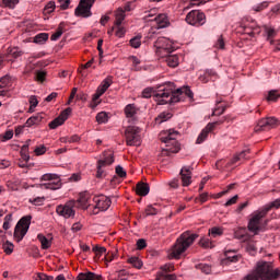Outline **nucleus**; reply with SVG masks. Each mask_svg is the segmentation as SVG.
Listing matches in <instances>:
<instances>
[{"label":"nucleus","instance_id":"6e6d98bb","mask_svg":"<svg viewBox=\"0 0 280 280\" xmlns=\"http://www.w3.org/2000/svg\"><path fill=\"white\" fill-rule=\"evenodd\" d=\"M28 102L31 104L30 113H34V108H36L38 106V100L36 98V96H31Z\"/></svg>","mask_w":280,"mask_h":280},{"label":"nucleus","instance_id":"052dcab7","mask_svg":"<svg viewBox=\"0 0 280 280\" xmlns=\"http://www.w3.org/2000/svg\"><path fill=\"white\" fill-rule=\"evenodd\" d=\"M58 3L60 5V10H68L71 3V0H58Z\"/></svg>","mask_w":280,"mask_h":280},{"label":"nucleus","instance_id":"f8f14e48","mask_svg":"<svg viewBox=\"0 0 280 280\" xmlns=\"http://www.w3.org/2000/svg\"><path fill=\"white\" fill-rule=\"evenodd\" d=\"M185 21L188 25L200 27V25L206 23L207 16L200 10H191L187 13Z\"/></svg>","mask_w":280,"mask_h":280},{"label":"nucleus","instance_id":"de8ad7c7","mask_svg":"<svg viewBox=\"0 0 280 280\" xmlns=\"http://www.w3.org/2000/svg\"><path fill=\"white\" fill-rule=\"evenodd\" d=\"M237 163H242V161L240 160L237 154H235L228 163L224 164V167H226V168L233 167V166L237 165Z\"/></svg>","mask_w":280,"mask_h":280},{"label":"nucleus","instance_id":"473e14b6","mask_svg":"<svg viewBox=\"0 0 280 280\" xmlns=\"http://www.w3.org/2000/svg\"><path fill=\"white\" fill-rule=\"evenodd\" d=\"M168 119H172V114L168 112H163L155 118V124L161 125L163 121H167Z\"/></svg>","mask_w":280,"mask_h":280},{"label":"nucleus","instance_id":"09e8293b","mask_svg":"<svg viewBox=\"0 0 280 280\" xmlns=\"http://www.w3.org/2000/svg\"><path fill=\"white\" fill-rule=\"evenodd\" d=\"M56 10V2L49 1L44 8V14H51Z\"/></svg>","mask_w":280,"mask_h":280},{"label":"nucleus","instance_id":"a878e982","mask_svg":"<svg viewBox=\"0 0 280 280\" xmlns=\"http://www.w3.org/2000/svg\"><path fill=\"white\" fill-rule=\"evenodd\" d=\"M136 194L138 196H148L150 194V186L143 182L138 183L136 185Z\"/></svg>","mask_w":280,"mask_h":280},{"label":"nucleus","instance_id":"864d4df0","mask_svg":"<svg viewBox=\"0 0 280 280\" xmlns=\"http://www.w3.org/2000/svg\"><path fill=\"white\" fill-rule=\"evenodd\" d=\"M246 250L249 253V255H255L257 253V246L255 245V242H248Z\"/></svg>","mask_w":280,"mask_h":280},{"label":"nucleus","instance_id":"e2e57ef3","mask_svg":"<svg viewBox=\"0 0 280 280\" xmlns=\"http://www.w3.org/2000/svg\"><path fill=\"white\" fill-rule=\"evenodd\" d=\"M147 246H148V243L145 242V240L139 238L137 241V248H138V250H143V248H145Z\"/></svg>","mask_w":280,"mask_h":280},{"label":"nucleus","instance_id":"4c0bfd02","mask_svg":"<svg viewBox=\"0 0 280 280\" xmlns=\"http://www.w3.org/2000/svg\"><path fill=\"white\" fill-rule=\"evenodd\" d=\"M22 55L23 52H21L19 48H9L7 52V58H20V56Z\"/></svg>","mask_w":280,"mask_h":280},{"label":"nucleus","instance_id":"58836bf2","mask_svg":"<svg viewBox=\"0 0 280 280\" xmlns=\"http://www.w3.org/2000/svg\"><path fill=\"white\" fill-rule=\"evenodd\" d=\"M128 262L131 264V266H133V268L141 269L143 267V261H141V259H139V257H131L128 259Z\"/></svg>","mask_w":280,"mask_h":280},{"label":"nucleus","instance_id":"c756f323","mask_svg":"<svg viewBox=\"0 0 280 280\" xmlns=\"http://www.w3.org/2000/svg\"><path fill=\"white\" fill-rule=\"evenodd\" d=\"M65 34V22H61L57 31L50 36V40H58Z\"/></svg>","mask_w":280,"mask_h":280},{"label":"nucleus","instance_id":"f704fd0d","mask_svg":"<svg viewBox=\"0 0 280 280\" xmlns=\"http://www.w3.org/2000/svg\"><path fill=\"white\" fill-rule=\"evenodd\" d=\"M256 132L259 130H270L268 127V118H262L258 121L257 126L255 127Z\"/></svg>","mask_w":280,"mask_h":280},{"label":"nucleus","instance_id":"7c9ffc66","mask_svg":"<svg viewBox=\"0 0 280 280\" xmlns=\"http://www.w3.org/2000/svg\"><path fill=\"white\" fill-rule=\"evenodd\" d=\"M49 40V34L47 33H39L34 37V43L37 45H43V43H47Z\"/></svg>","mask_w":280,"mask_h":280},{"label":"nucleus","instance_id":"5701e85b","mask_svg":"<svg viewBox=\"0 0 280 280\" xmlns=\"http://www.w3.org/2000/svg\"><path fill=\"white\" fill-rule=\"evenodd\" d=\"M8 89H10V75H4L0 79V97L8 95Z\"/></svg>","mask_w":280,"mask_h":280},{"label":"nucleus","instance_id":"37998d69","mask_svg":"<svg viewBox=\"0 0 280 280\" xmlns=\"http://www.w3.org/2000/svg\"><path fill=\"white\" fill-rule=\"evenodd\" d=\"M225 257H226L225 261H231V262L240 261V256L235 254V252H226Z\"/></svg>","mask_w":280,"mask_h":280},{"label":"nucleus","instance_id":"bb28decb","mask_svg":"<svg viewBox=\"0 0 280 280\" xmlns=\"http://www.w3.org/2000/svg\"><path fill=\"white\" fill-rule=\"evenodd\" d=\"M138 108L135 104H128L125 107V115L128 119H135L137 117Z\"/></svg>","mask_w":280,"mask_h":280},{"label":"nucleus","instance_id":"a19ab883","mask_svg":"<svg viewBox=\"0 0 280 280\" xmlns=\"http://www.w3.org/2000/svg\"><path fill=\"white\" fill-rule=\"evenodd\" d=\"M92 250L95 254V259H100V257L106 255V247L94 246Z\"/></svg>","mask_w":280,"mask_h":280},{"label":"nucleus","instance_id":"cd10ccee","mask_svg":"<svg viewBox=\"0 0 280 280\" xmlns=\"http://www.w3.org/2000/svg\"><path fill=\"white\" fill-rule=\"evenodd\" d=\"M209 0H184V3H187L183 8V12H187V10H191V8H196V5H200L202 3H207Z\"/></svg>","mask_w":280,"mask_h":280},{"label":"nucleus","instance_id":"0eeeda50","mask_svg":"<svg viewBox=\"0 0 280 280\" xmlns=\"http://www.w3.org/2000/svg\"><path fill=\"white\" fill-rule=\"evenodd\" d=\"M30 224H32V217L26 215L20 219L14 229V237L16 242H21L25 235H27V231H30Z\"/></svg>","mask_w":280,"mask_h":280},{"label":"nucleus","instance_id":"ea45409f","mask_svg":"<svg viewBox=\"0 0 280 280\" xmlns=\"http://www.w3.org/2000/svg\"><path fill=\"white\" fill-rule=\"evenodd\" d=\"M141 35H137L133 38L130 39L129 44L133 49H139L141 47Z\"/></svg>","mask_w":280,"mask_h":280},{"label":"nucleus","instance_id":"7ed1b4c3","mask_svg":"<svg viewBox=\"0 0 280 280\" xmlns=\"http://www.w3.org/2000/svg\"><path fill=\"white\" fill-rule=\"evenodd\" d=\"M173 45L174 44L165 37L159 38L155 43L158 54H164L167 66L174 69L176 67V55H172L174 54Z\"/></svg>","mask_w":280,"mask_h":280},{"label":"nucleus","instance_id":"393cba45","mask_svg":"<svg viewBox=\"0 0 280 280\" xmlns=\"http://www.w3.org/2000/svg\"><path fill=\"white\" fill-rule=\"evenodd\" d=\"M243 27H245V30H252V34H259L261 32V30L257 25V22L253 20L248 22V19L243 20Z\"/></svg>","mask_w":280,"mask_h":280},{"label":"nucleus","instance_id":"9d476101","mask_svg":"<svg viewBox=\"0 0 280 280\" xmlns=\"http://www.w3.org/2000/svg\"><path fill=\"white\" fill-rule=\"evenodd\" d=\"M127 145H141V128L129 126L125 130Z\"/></svg>","mask_w":280,"mask_h":280},{"label":"nucleus","instance_id":"680f3d73","mask_svg":"<svg viewBox=\"0 0 280 280\" xmlns=\"http://www.w3.org/2000/svg\"><path fill=\"white\" fill-rule=\"evenodd\" d=\"M45 78H47V73L44 71H37L35 74V79L37 80V82H43Z\"/></svg>","mask_w":280,"mask_h":280},{"label":"nucleus","instance_id":"a211bd4d","mask_svg":"<svg viewBox=\"0 0 280 280\" xmlns=\"http://www.w3.org/2000/svg\"><path fill=\"white\" fill-rule=\"evenodd\" d=\"M71 113H72L71 107L66 108L63 112H61V114L57 118H55L49 122L48 125L49 129L56 130V128H58L59 126H62V124H65V121L69 119V115H71Z\"/></svg>","mask_w":280,"mask_h":280},{"label":"nucleus","instance_id":"aec40b11","mask_svg":"<svg viewBox=\"0 0 280 280\" xmlns=\"http://www.w3.org/2000/svg\"><path fill=\"white\" fill-rule=\"evenodd\" d=\"M110 84H113V77H107L97 88L95 98L102 97L110 89Z\"/></svg>","mask_w":280,"mask_h":280},{"label":"nucleus","instance_id":"412c9836","mask_svg":"<svg viewBox=\"0 0 280 280\" xmlns=\"http://www.w3.org/2000/svg\"><path fill=\"white\" fill-rule=\"evenodd\" d=\"M180 178L184 187L191 185V166H184L180 170Z\"/></svg>","mask_w":280,"mask_h":280},{"label":"nucleus","instance_id":"774afa93","mask_svg":"<svg viewBox=\"0 0 280 280\" xmlns=\"http://www.w3.org/2000/svg\"><path fill=\"white\" fill-rule=\"evenodd\" d=\"M158 211L154 207L148 206L145 209V215H156Z\"/></svg>","mask_w":280,"mask_h":280},{"label":"nucleus","instance_id":"603ef678","mask_svg":"<svg viewBox=\"0 0 280 280\" xmlns=\"http://www.w3.org/2000/svg\"><path fill=\"white\" fill-rule=\"evenodd\" d=\"M279 97H280V94L277 93V91L271 90V91H269L267 100H268V102H277V100H279Z\"/></svg>","mask_w":280,"mask_h":280},{"label":"nucleus","instance_id":"c9c22d12","mask_svg":"<svg viewBox=\"0 0 280 280\" xmlns=\"http://www.w3.org/2000/svg\"><path fill=\"white\" fill-rule=\"evenodd\" d=\"M209 235H211V237H220L221 235H224V229L214 226L209 230Z\"/></svg>","mask_w":280,"mask_h":280},{"label":"nucleus","instance_id":"f257e3e1","mask_svg":"<svg viewBox=\"0 0 280 280\" xmlns=\"http://www.w3.org/2000/svg\"><path fill=\"white\" fill-rule=\"evenodd\" d=\"M152 95L156 98L160 106L172 104L176 100V85L168 82L165 84L156 85V88H147L142 91V97L149 100Z\"/></svg>","mask_w":280,"mask_h":280},{"label":"nucleus","instance_id":"4d7b16f0","mask_svg":"<svg viewBox=\"0 0 280 280\" xmlns=\"http://www.w3.org/2000/svg\"><path fill=\"white\" fill-rule=\"evenodd\" d=\"M10 222H12V213L10 214H7L4 217V222H3V225L2 228L4 229V231H8L10 229Z\"/></svg>","mask_w":280,"mask_h":280},{"label":"nucleus","instance_id":"f3484780","mask_svg":"<svg viewBox=\"0 0 280 280\" xmlns=\"http://www.w3.org/2000/svg\"><path fill=\"white\" fill-rule=\"evenodd\" d=\"M262 218H266V212L264 210L256 212L249 220L248 231L257 235V233L259 232V222H261Z\"/></svg>","mask_w":280,"mask_h":280},{"label":"nucleus","instance_id":"6ab92c4d","mask_svg":"<svg viewBox=\"0 0 280 280\" xmlns=\"http://www.w3.org/2000/svg\"><path fill=\"white\" fill-rule=\"evenodd\" d=\"M220 124H224V120L209 122L198 136L196 143H203L207 140V137H209V132H213L215 126H220Z\"/></svg>","mask_w":280,"mask_h":280},{"label":"nucleus","instance_id":"2f4dec72","mask_svg":"<svg viewBox=\"0 0 280 280\" xmlns=\"http://www.w3.org/2000/svg\"><path fill=\"white\" fill-rule=\"evenodd\" d=\"M37 240L40 242L43 250H47V248H50L51 241L46 238L45 235L38 234Z\"/></svg>","mask_w":280,"mask_h":280},{"label":"nucleus","instance_id":"423d86ee","mask_svg":"<svg viewBox=\"0 0 280 280\" xmlns=\"http://www.w3.org/2000/svg\"><path fill=\"white\" fill-rule=\"evenodd\" d=\"M160 140L166 145L168 156L176 154V130L170 129L160 133Z\"/></svg>","mask_w":280,"mask_h":280},{"label":"nucleus","instance_id":"49530a36","mask_svg":"<svg viewBox=\"0 0 280 280\" xmlns=\"http://www.w3.org/2000/svg\"><path fill=\"white\" fill-rule=\"evenodd\" d=\"M270 5V2L264 1L253 7L254 12H262V10H266Z\"/></svg>","mask_w":280,"mask_h":280},{"label":"nucleus","instance_id":"e433bc0d","mask_svg":"<svg viewBox=\"0 0 280 280\" xmlns=\"http://www.w3.org/2000/svg\"><path fill=\"white\" fill-rule=\"evenodd\" d=\"M19 5V0H2V8H8L9 10H14Z\"/></svg>","mask_w":280,"mask_h":280},{"label":"nucleus","instance_id":"13d9d810","mask_svg":"<svg viewBox=\"0 0 280 280\" xmlns=\"http://www.w3.org/2000/svg\"><path fill=\"white\" fill-rule=\"evenodd\" d=\"M116 174L119 178H126V176H127L126 171L124 170V167L121 165L116 166Z\"/></svg>","mask_w":280,"mask_h":280},{"label":"nucleus","instance_id":"79ce46f5","mask_svg":"<svg viewBox=\"0 0 280 280\" xmlns=\"http://www.w3.org/2000/svg\"><path fill=\"white\" fill-rule=\"evenodd\" d=\"M2 248L5 253V255H12L14 253V244H12L10 241H7L3 245Z\"/></svg>","mask_w":280,"mask_h":280},{"label":"nucleus","instance_id":"39448f33","mask_svg":"<svg viewBox=\"0 0 280 280\" xmlns=\"http://www.w3.org/2000/svg\"><path fill=\"white\" fill-rule=\"evenodd\" d=\"M198 236L194 233H183L176 243V259H178V257H180V255H183V253H185V250H187V248H189V246L194 244Z\"/></svg>","mask_w":280,"mask_h":280},{"label":"nucleus","instance_id":"ddd939ff","mask_svg":"<svg viewBox=\"0 0 280 280\" xmlns=\"http://www.w3.org/2000/svg\"><path fill=\"white\" fill-rule=\"evenodd\" d=\"M93 3H95V0H80V3L74 11V14L77 16H82L83 19H89V16L93 14L91 12Z\"/></svg>","mask_w":280,"mask_h":280},{"label":"nucleus","instance_id":"8fccbe9b","mask_svg":"<svg viewBox=\"0 0 280 280\" xmlns=\"http://www.w3.org/2000/svg\"><path fill=\"white\" fill-rule=\"evenodd\" d=\"M267 124H268L269 130H271V128H277V126L280 125V121L276 117H268Z\"/></svg>","mask_w":280,"mask_h":280},{"label":"nucleus","instance_id":"338daca9","mask_svg":"<svg viewBox=\"0 0 280 280\" xmlns=\"http://www.w3.org/2000/svg\"><path fill=\"white\" fill-rule=\"evenodd\" d=\"M35 280H54V276H47L46 273H38Z\"/></svg>","mask_w":280,"mask_h":280},{"label":"nucleus","instance_id":"72a5a7b5","mask_svg":"<svg viewBox=\"0 0 280 280\" xmlns=\"http://www.w3.org/2000/svg\"><path fill=\"white\" fill-rule=\"evenodd\" d=\"M280 207V199H276L275 201H271L270 203L266 205L262 208V211L265 212V214L268 213V211H270V209H279Z\"/></svg>","mask_w":280,"mask_h":280},{"label":"nucleus","instance_id":"3c124183","mask_svg":"<svg viewBox=\"0 0 280 280\" xmlns=\"http://www.w3.org/2000/svg\"><path fill=\"white\" fill-rule=\"evenodd\" d=\"M125 19H126V14L124 13V11L118 12L116 14V21H115L116 27L121 26V23H124Z\"/></svg>","mask_w":280,"mask_h":280},{"label":"nucleus","instance_id":"6e6552de","mask_svg":"<svg viewBox=\"0 0 280 280\" xmlns=\"http://www.w3.org/2000/svg\"><path fill=\"white\" fill-rule=\"evenodd\" d=\"M40 180L48 182L40 184V189H51L52 191H56V189H60L62 187V179H60V176L58 174H44Z\"/></svg>","mask_w":280,"mask_h":280},{"label":"nucleus","instance_id":"c03bdc74","mask_svg":"<svg viewBox=\"0 0 280 280\" xmlns=\"http://www.w3.org/2000/svg\"><path fill=\"white\" fill-rule=\"evenodd\" d=\"M96 121L97 124H106L108 121V114L106 112H100L96 115Z\"/></svg>","mask_w":280,"mask_h":280},{"label":"nucleus","instance_id":"b1692460","mask_svg":"<svg viewBox=\"0 0 280 280\" xmlns=\"http://www.w3.org/2000/svg\"><path fill=\"white\" fill-rule=\"evenodd\" d=\"M77 280H104L102 275H96L95 272H81L78 275Z\"/></svg>","mask_w":280,"mask_h":280},{"label":"nucleus","instance_id":"0e129e2a","mask_svg":"<svg viewBox=\"0 0 280 280\" xmlns=\"http://www.w3.org/2000/svg\"><path fill=\"white\" fill-rule=\"evenodd\" d=\"M36 156H40L43 154H45V152H47V148L45 145H40V147H37L35 150H34Z\"/></svg>","mask_w":280,"mask_h":280},{"label":"nucleus","instance_id":"9b49d317","mask_svg":"<svg viewBox=\"0 0 280 280\" xmlns=\"http://www.w3.org/2000/svg\"><path fill=\"white\" fill-rule=\"evenodd\" d=\"M94 202V209L93 213L97 215L100 211H108L110 209V205H113V201H110V198L104 196V195H98L93 198Z\"/></svg>","mask_w":280,"mask_h":280},{"label":"nucleus","instance_id":"4468645a","mask_svg":"<svg viewBox=\"0 0 280 280\" xmlns=\"http://www.w3.org/2000/svg\"><path fill=\"white\" fill-rule=\"evenodd\" d=\"M176 102H187V106L194 102V92L189 86H182L176 90Z\"/></svg>","mask_w":280,"mask_h":280},{"label":"nucleus","instance_id":"20e7f679","mask_svg":"<svg viewBox=\"0 0 280 280\" xmlns=\"http://www.w3.org/2000/svg\"><path fill=\"white\" fill-rule=\"evenodd\" d=\"M156 14V9H152L149 13L144 16V21L147 23H151V31L150 34H155L154 30H163V27H167L170 22L167 21V15L165 14Z\"/></svg>","mask_w":280,"mask_h":280},{"label":"nucleus","instance_id":"1a4fd4ad","mask_svg":"<svg viewBox=\"0 0 280 280\" xmlns=\"http://www.w3.org/2000/svg\"><path fill=\"white\" fill-rule=\"evenodd\" d=\"M115 163V158L112 152H104L103 159L97 161L96 166V178H106V171L104 167H108V165H113Z\"/></svg>","mask_w":280,"mask_h":280},{"label":"nucleus","instance_id":"4be33fe9","mask_svg":"<svg viewBox=\"0 0 280 280\" xmlns=\"http://www.w3.org/2000/svg\"><path fill=\"white\" fill-rule=\"evenodd\" d=\"M45 117V113H38L34 116H31L25 122L26 128H32V126H38V124H40V121H43Z\"/></svg>","mask_w":280,"mask_h":280},{"label":"nucleus","instance_id":"69168bd1","mask_svg":"<svg viewBox=\"0 0 280 280\" xmlns=\"http://www.w3.org/2000/svg\"><path fill=\"white\" fill-rule=\"evenodd\" d=\"M236 154L240 158L241 162L246 161V159H248V154H250V150H245V151H242L241 153H236Z\"/></svg>","mask_w":280,"mask_h":280},{"label":"nucleus","instance_id":"bf43d9fd","mask_svg":"<svg viewBox=\"0 0 280 280\" xmlns=\"http://www.w3.org/2000/svg\"><path fill=\"white\" fill-rule=\"evenodd\" d=\"M116 36L118 38H124V36H126V28H124V26H116Z\"/></svg>","mask_w":280,"mask_h":280},{"label":"nucleus","instance_id":"a18cd8bd","mask_svg":"<svg viewBox=\"0 0 280 280\" xmlns=\"http://www.w3.org/2000/svg\"><path fill=\"white\" fill-rule=\"evenodd\" d=\"M90 198H91V194H89V191L82 192L80 195L79 202H81L83 207H86V205H89Z\"/></svg>","mask_w":280,"mask_h":280},{"label":"nucleus","instance_id":"c85d7f7f","mask_svg":"<svg viewBox=\"0 0 280 280\" xmlns=\"http://www.w3.org/2000/svg\"><path fill=\"white\" fill-rule=\"evenodd\" d=\"M265 32L267 34V40H269L270 45H275V36H277V31L270 26H265Z\"/></svg>","mask_w":280,"mask_h":280},{"label":"nucleus","instance_id":"f03ea898","mask_svg":"<svg viewBox=\"0 0 280 280\" xmlns=\"http://www.w3.org/2000/svg\"><path fill=\"white\" fill-rule=\"evenodd\" d=\"M280 277V269L276 268L270 261L260 260L256 268L246 276L244 280H277Z\"/></svg>","mask_w":280,"mask_h":280},{"label":"nucleus","instance_id":"2eb2a0df","mask_svg":"<svg viewBox=\"0 0 280 280\" xmlns=\"http://www.w3.org/2000/svg\"><path fill=\"white\" fill-rule=\"evenodd\" d=\"M174 270H175L174 264H166L158 272L155 280H175L176 276H174V273H172V272H174Z\"/></svg>","mask_w":280,"mask_h":280},{"label":"nucleus","instance_id":"5fc2aeb1","mask_svg":"<svg viewBox=\"0 0 280 280\" xmlns=\"http://www.w3.org/2000/svg\"><path fill=\"white\" fill-rule=\"evenodd\" d=\"M197 268H199L203 275H211V267L207 264H199Z\"/></svg>","mask_w":280,"mask_h":280},{"label":"nucleus","instance_id":"dca6fc26","mask_svg":"<svg viewBox=\"0 0 280 280\" xmlns=\"http://www.w3.org/2000/svg\"><path fill=\"white\" fill-rule=\"evenodd\" d=\"M74 205L75 203L73 201H69L63 206L59 205L57 206L56 211L58 215H61L62 218H73V215H75V210H73Z\"/></svg>","mask_w":280,"mask_h":280}]
</instances>
